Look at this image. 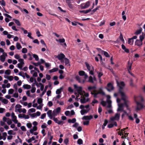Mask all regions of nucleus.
I'll list each match as a JSON object with an SVG mask.
<instances>
[{"instance_id": "59", "label": "nucleus", "mask_w": 145, "mask_h": 145, "mask_svg": "<svg viewBox=\"0 0 145 145\" xmlns=\"http://www.w3.org/2000/svg\"><path fill=\"white\" fill-rule=\"evenodd\" d=\"M85 64H86V66L87 67V68L88 69L89 71L91 69V68H90V67L89 64L88 63H86Z\"/></svg>"}, {"instance_id": "20", "label": "nucleus", "mask_w": 145, "mask_h": 145, "mask_svg": "<svg viewBox=\"0 0 145 145\" xmlns=\"http://www.w3.org/2000/svg\"><path fill=\"white\" fill-rule=\"evenodd\" d=\"M23 87L24 89H29L31 88L30 85L28 84L24 85L23 86Z\"/></svg>"}, {"instance_id": "19", "label": "nucleus", "mask_w": 145, "mask_h": 145, "mask_svg": "<svg viewBox=\"0 0 145 145\" xmlns=\"http://www.w3.org/2000/svg\"><path fill=\"white\" fill-rule=\"evenodd\" d=\"M142 30V28L140 27L138 30L135 33V34L136 35H138L140 34L141 33Z\"/></svg>"}, {"instance_id": "41", "label": "nucleus", "mask_w": 145, "mask_h": 145, "mask_svg": "<svg viewBox=\"0 0 145 145\" xmlns=\"http://www.w3.org/2000/svg\"><path fill=\"white\" fill-rule=\"evenodd\" d=\"M24 73L22 71L20 72L19 73V75L22 76L24 79L25 78V76L24 75Z\"/></svg>"}, {"instance_id": "45", "label": "nucleus", "mask_w": 145, "mask_h": 145, "mask_svg": "<svg viewBox=\"0 0 145 145\" xmlns=\"http://www.w3.org/2000/svg\"><path fill=\"white\" fill-rule=\"evenodd\" d=\"M11 71L9 69L6 70L5 72V74L7 75H9L10 74Z\"/></svg>"}, {"instance_id": "6", "label": "nucleus", "mask_w": 145, "mask_h": 145, "mask_svg": "<svg viewBox=\"0 0 145 145\" xmlns=\"http://www.w3.org/2000/svg\"><path fill=\"white\" fill-rule=\"evenodd\" d=\"M135 45L140 47L142 45V42L139 40L137 39L135 42Z\"/></svg>"}, {"instance_id": "35", "label": "nucleus", "mask_w": 145, "mask_h": 145, "mask_svg": "<svg viewBox=\"0 0 145 145\" xmlns=\"http://www.w3.org/2000/svg\"><path fill=\"white\" fill-rule=\"evenodd\" d=\"M85 74V72L84 71H81L79 72V74L80 76H83Z\"/></svg>"}, {"instance_id": "8", "label": "nucleus", "mask_w": 145, "mask_h": 145, "mask_svg": "<svg viewBox=\"0 0 145 145\" xmlns=\"http://www.w3.org/2000/svg\"><path fill=\"white\" fill-rule=\"evenodd\" d=\"M66 2L69 7L71 9H72L73 8V5L71 4V2L70 0H66Z\"/></svg>"}, {"instance_id": "18", "label": "nucleus", "mask_w": 145, "mask_h": 145, "mask_svg": "<svg viewBox=\"0 0 145 145\" xmlns=\"http://www.w3.org/2000/svg\"><path fill=\"white\" fill-rule=\"evenodd\" d=\"M133 42L134 40L132 39L131 38L128 39V43L129 44H130V45H132L133 44Z\"/></svg>"}, {"instance_id": "38", "label": "nucleus", "mask_w": 145, "mask_h": 145, "mask_svg": "<svg viewBox=\"0 0 145 145\" xmlns=\"http://www.w3.org/2000/svg\"><path fill=\"white\" fill-rule=\"evenodd\" d=\"M116 119V120H119L120 117V114L116 113L115 115L114 116Z\"/></svg>"}, {"instance_id": "31", "label": "nucleus", "mask_w": 145, "mask_h": 145, "mask_svg": "<svg viewBox=\"0 0 145 145\" xmlns=\"http://www.w3.org/2000/svg\"><path fill=\"white\" fill-rule=\"evenodd\" d=\"M88 112V110H87L85 109H84L83 110H81L80 111V113L81 114L83 115L85 113H86Z\"/></svg>"}, {"instance_id": "13", "label": "nucleus", "mask_w": 145, "mask_h": 145, "mask_svg": "<svg viewBox=\"0 0 145 145\" xmlns=\"http://www.w3.org/2000/svg\"><path fill=\"white\" fill-rule=\"evenodd\" d=\"M93 118V116L91 115H90L89 116H84L83 117L82 119L85 120H90L92 119Z\"/></svg>"}, {"instance_id": "50", "label": "nucleus", "mask_w": 145, "mask_h": 145, "mask_svg": "<svg viewBox=\"0 0 145 145\" xmlns=\"http://www.w3.org/2000/svg\"><path fill=\"white\" fill-rule=\"evenodd\" d=\"M39 84L40 86V89L41 91L43 90L44 89V85L40 83H39Z\"/></svg>"}, {"instance_id": "44", "label": "nucleus", "mask_w": 145, "mask_h": 145, "mask_svg": "<svg viewBox=\"0 0 145 145\" xmlns=\"http://www.w3.org/2000/svg\"><path fill=\"white\" fill-rule=\"evenodd\" d=\"M5 59V56H3V55L1 56L0 57V60L2 62H4Z\"/></svg>"}, {"instance_id": "30", "label": "nucleus", "mask_w": 145, "mask_h": 145, "mask_svg": "<svg viewBox=\"0 0 145 145\" xmlns=\"http://www.w3.org/2000/svg\"><path fill=\"white\" fill-rule=\"evenodd\" d=\"M88 82H89L90 83H94V81H93V78L92 76H90L89 77V80H88Z\"/></svg>"}, {"instance_id": "51", "label": "nucleus", "mask_w": 145, "mask_h": 145, "mask_svg": "<svg viewBox=\"0 0 145 145\" xmlns=\"http://www.w3.org/2000/svg\"><path fill=\"white\" fill-rule=\"evenodd\" d=\"M101 104L103 106H105L106 105V102L104 101H103L101 102Z\"/></svg>"}, {"instance_id": "32", "label": "nucleus", "mask_w": 145, "mask_h": 145, "mask_svg": "<svg viewBox=\"0 0 145 145\" xmlns=\"http://www.w3.org/2000/svg\"><path fill=\"white\" fill-rule=\"evenodd\" d=\"M125 14V12L124 11H123L121 15L122 16V18L124 20H125L126 19V16L124 15Z\"/></svg>"}, {"instance_id": "22", "label": "nucleus", "mask_w": 145, "mask_h": 145, "mask_svg": "<svg viewBox=\"0 0 145 145\" xmlns=\"http://www.w3.org/2000/svg\"><path fill=\"white\" fill-rule=\"evenodd\" d=\"M48 135L50 136V141L48 142V144L50 145L51 144L52 139L53 138V136L51 135V134H50L48 132Z\"/></svg>"}, {"instance_id": "36", "label": "nucleus", "mask_w": 145, "mask_h": 145, "mask_svg": "<svg viewBox=\"0 0 145 145\" xmlns=\"http://www.w3.org/2000/svg\"><path fill=\"white\" fill-rule=\"evenodd\" d=\"M33 57L35 58L36 61H38L39 60V58L38 56L36 54H33Z\"/></svg>"}, {"instance_id": "43", "label": "nucleus", "mask_w": 145, "mask_h": 145, "mask_svg": "<svg viewBox=\"0 0 145 145\" xmlns=\"http://www.w3.org/2000/svg\"><path fill=\"white\" fill-rule=\"evenodd\" d=\"M43 99L41 98H39L37 100V103L39 104H40L42 102Z\"/></svg>"}, {"instance_id": "16", "label": "nucleus", "mask_w": 145, "mask_h": 145, "mask_svg": "<svg viewBox=\"0 0 145 145\" xmlns=\"http://www.w3.org/2000/svg\"><path fill=\"white\" fill-rule=\"evenodd\" d=\"M132 66V63H131L129 61L128 62V64H127V70H131V67Z\"/></svg>"}, {"instance_id": "14", "label": "nucleus", "mask_w": 145, "mask_h": 145, "mask_svg": "<svg viewBox=\"0 0 145 145\" xmlns=\"http://www.w3.org/2000/svg\"><path fill=\"white\" fill-rule=\"evenodd\" d=\"M91 10V8H89L86 10H83L80 11V12L81 13H83L84 14H87L90 12Z\"/></svg>"}, {"instance_id": "63", "label": "nucleus", "mask_w": 145, "mask_h": 145, "mask_svg": "<svg viewBox=\"0 0 145 145\" xmlns=\"http://www.w3.org/2000/svg\"><path fill=\"white\" fill-rule=\"evenodd\" d=\"M79 125V124L77 123H75L72 126L73 127H75L76 128Z\"/></svg>"}, {"instance_id": "53", "label": "nucleus", "mask_w": 145, "mask_h": 145, "mask_svg": "<svg viewBox=\"0 0 145 145\" xmlns=\"http://www.w3.org/2000/svg\"><path fill=\"white\" fill-rule=\"evenodd\" d=\"M22 52L23 53H26L27 52V50L26 48H23L22 49Z\"/></svg>"}, {"instance_id": "3", "label": "nucleus", "mask_w": 145, "mask_h": 145, "mask_svg": "<svg viewBox=\"0 0 145 145\" xmlns=\"http://www.w3.org/2000/svg\"><path fill=\"white\" fill-rule=\"evenodd\" d=\"M90 3L89 1H87L86 3L82 4L80 5L81 9H85L88 8L90 5Z\"/></svg>"}, {"instance_id": "27", "label": "nucleus", "mask_w": 145, "mask_h": 145, "mask_svg": "<svg viewBox=\"0 0 145 145\" xmlns=\"http://www.w3.org/2000/svg\"><path fill=\"white\" fill-rule=\"evenodd\" d=\"M99 91L98 92L99 94H101L103 95H105V93L103 91V90L102 88H99Z\"/></svg>"}, {"instance_id": "9", "label": "nucleus", "mask_w": 145, "mask_h": 145, "mask_svg": "<svg viewBox=\"0 0 145 145\" xmlns=\"http://www.w3.org/2000/svg\"><path fill=\"white\" fill-rule=\"evenodd\" d=\"M75 78L80 83H83L85 82V80H84L81 79L79 76H76Z\"/></svg>"}, {"instance_id": "46", "label": "nucleus", "mask_w": 145, "mask_h": 145, "mask_svg": "<svg viewBox=\"0 0 145 145\" xmlns=\"http://www.w3.org/2000/svg\"><path fill=\"white\" fill-rule=\"evenodd\" d=\"M120 86H119V88L121 86V87H122V88H123V87L125 86V84L123 82H120ZM119 89H120V88H119Z\"/></svg>"}, {"instance_id": "4", "label": "nucleus", "mask_w": 145, "mask_h": 145, "mask_svg": "<svg viewBox=\"0 0 145 145\" xmlns=\"http://www.w3.org/2000/svg\"><path fill=\"white\" fill-rule=\"evenodd\" d=\"M114 87L113 86L112 83L109 82L107 84V87L106 89L108 91H110L114 89Z\"/></svg>"}, {"instance_id": "37", "label": "nucleus", "mask_w": 145, "mask_h": 145, "mask_svg": "<svg viewBox=\"0 0 145 145\" xmlns=\"http://www.w3.org/2000/svg\"><path fill=\"white\" fill-rule=\"evenodd\" d=\"M31 63L35 66L36 67H37L39 65H41V63H40V62H38L37 63H35L33 62H31Z\"/></svg>"}, {"instance_id": "26", "label": "nucleus", "mask_w": 145, "mask_h": 145, "mask_svg": "<svg viewBox=\"0 0 145 145\" xmlns=\"http://www.w3.org/2000/svg\"><path fill=\"white\" fill-rule=\"evenodd\" d=\"M63 88L62 87L60 88L59 89H57L56 91V93L57 94H59L61 93V91L62 90Z\"/></svg>"}, {"instance_id": "12", "label": "nucleus", "mask_w": 145, "mask_h": 145, "mask_svg": "<svg viewBox=\"0 0 145 145\" xmlns=\"http://www.w3.org/2000/svg\"><path fill=\"white\" fill-rule=\"evenodd\" d=\"M91 94L93 95V97L94 98H97V95L99 94L98 91L96 90H94L93 92L91 91Z\"/></svg>"}, {"instance_id": "55", "label": "nucleus", "mask_w": 145, "mask_h": 145, "mask_svg": "<svg viewBox=\"0 0 145 145\" xmlns=\"http://www.w3.org/2000/svg\"><path fill=\"white\" fill-rule=\"evenodd\" d=\"M100 6H97L96 8L94 9L93 10H92V12H95L97 10H98L99 9V8H100Z\"/></svg>"}, {"instance_id": "48", "label": "nucleus", "mask_w": 145, "mask_h": 145, "mask_svg": "<svg viewBox=\"0 0 145 145\" xmlns=\"http://www.w3.org/2000/svg\"><path fill=\"white\" fill-rule=\"evenodd\" d=\"M103 51L104 52V54L106 57H110V55L108 52L105 51Z\"/></svg>"}, {"instance_id": "57", "label": "nucleus", "mask_w": 145, "mask_h": 145, "mask_svg": "<svg viewBox=\"0 0 145 145\" xmlns=\"http://www.w3.org/2000/svg\"><path fill=\"white\" fill-rule=\"evenodd\" d=\"M36 88L35 87H32L31 90V92L32 93H34L35 91Z\"/></svg>"}, {"instance_id": "49", "label": "nucleus", "mask_w": 145, "mask_h": 145, "mask_svg": "<svg viewBox=\"0 0 145 145\" xmlns=\"http://www.w3.org/2000/svg\"><path fill=\"white\" fill-rule=\"evenodd\" d=\"M14 91V90L12 89H10L8 90V93L9 94H12Z\"/></svg>"}, {"instance_id": "10", "label": "nucleus", "mask_w": 145, "mask_h": 145, "mask_svg": "<svg viewBox=\"0 0 145 145\" xmlns=\"http://www.w3.org/2000/svg\"><path fill=\"white\" fill-rule=\"evenodd\" d=\"M114 126H117V124L116 122L114 121V123H110L108 125L107 127L109 128H112Z\"/></svg>"}, {"instance_id": "17", "label": "nucleus", "mask_w": 145, "mask_h": 145, "mask_svg": "<svg viewBox=\"0 0 145 145\" xmlns=\"http://www.w3.org/2000/svg\"><path fill=\"white\" fill-rule=\"evenodd\" d=\"M76 121V120L75 118H73L72 120L71 119H69L68 120V123H74Z\"/></svg>"}, {"instance_id": "33", "label": "nucleus", "mask_w": 145, "mask_h": 145, "mask_svg": "<svg viewBox=\"0 0 145 145\" xmlns=\"http://www.w3.org/2000/svg\"><path fill=\"white\" fill-rule=\"evenodd\" d=\"M17 48L18 50H20L22 48V47L20 43L17 42L16 44Z\"/></svg>"}, {"instance_id": "52", "label": "nucleus", "mask_w": 145, "mask_h": 145, "mask_svg": "<svg viewBox=\"0 0 145 145\" xmlns=\"http://www.w3.org/2000/svg\"><path fill=\"white\" fill-rule=\"evenodd\" d=\"M54 110L56 111V112H57V113H59L61 110V108L59 107H58Z\"/></svg>"}, {"instance_id": "25", "label": "nucleus", "mask_w": 145, "mask_h": 145, "mask_svg": "<svg viewBox=\"0 0 145 145\" xmlns=\"http://www.w3.org/2000/svg\"><path fill=\"white\" fill-rule=\"evenodd\" d=\"M89 99H88L86 101L85 98L81 99L80 100V102L82 103H85L86 102L88 101Z\"/></svg>"}, {"instance_id": "28", "label": "nucleus", "mask_w": 145, "mask_h": 145, "mask_svg": "<svg viewBox=\"0 0 145 145\" xmlns=\"http://www.w3.org/2000/svg\"><path fill=\"white\" fill-rule=\"evenodd\" d=\"M56 40L57 42H59L60 43H63L65 42V39H64L63 38L62 39H59V40L57 39H56Z\"/></svg>"}, {"instance_id": "64", "label": "nucleus", "mask_w": 145, "mask_h": 145, "mask_svg": "<svg viewBox=\"0 0 145 145\" xmlns=\"http://www.w3.org/2000/svg\"><path fill=\"white\" fill-rule=\"evenodd\" d=\"M46 115V114L45 113L42 114L40 118L42 119H44Z\"/></svg>"}, {"instance_id": "21", "label": "nucleus", "mask_w": 145, "mask_h": 145, "mask_svg": "<svg viewBox=\"0 0 145 145\" xmlns=\"http://www.w3.org/2000/svg\"><path fill=\"white\" fill-rule=\"evenodd\" d=\"M96 86H89L88 87V91H91L92 89H96Z\"/></svg>"}, {"instance_id": "62", "label": "nucleus", "mask_w": 145, "mask_h": 145, "mask_svg": "<svg viewBox=\"0 0 145 145\" xmlns=\"http://www.w3.org/2000/svg\"><path fill=\"white\" fill-rule=\"evenodd\" d=\"M47 114L48 116L52 114V110H49L47 112Z\"/></svg>"}, {"instance_id": "24", "label": "nucleus", "mask_w": 145, "mask_h": 145, "mask_svg": "<svg viewBox=\"0 0 145 145\" xmlns=\"http://www.w3.org/2000/svg\"><path fill=\"white\" fill-rule=\"evenodd\" d=\"M4 77L8 79L9 81H12L13 79V77L12 76H5Z\"/></svg>"}, {"instance_id": "61", "label": "nucleus", "mask_w": 145, "mask_h": 145, "mask_svg": "<svg viewBox=\"0 0 145 145\" xmlns=\"http://www.w3.org/2000/svg\"><path fill=\"white\" fill-rule=\"evenodd\" d=\"M97 73L98 74V76L99 78H100L101 76L103 75V73L102 72H99L98 73L97 72Z\"/></svg>"}, {"instance_id": "39", "label": "nucleus", "mask_w": 145, "mask_h": 145, "mask_svg": "<svg viewBox=\"0 0 145 145\" xmlns=\"http://www.w3.org/2000/svg\"><path fill=\"white\" fill-rule=\"evenodd\" d=\"M77 142V143L79 145L83 144V141L80 138H79Z\"/></svg>"}, {"instance_id": "15", "label": "nucleus", "mask_w": 145, "mask_h": 145, "mask_svg": "<svg viewBox=\"0 0 145 145\" xmlns=\"http://www.w3.org/2000/svg\"><path fill=\"white\" fill-rule=\"evenodd\" d=\"M48 87V86H45L44 90L42 91V94L40 95V96L41 97H42V96L45 93H46V91Z\"/></svg>"}, {"instance_id": "40", "label": "nucleus", "mask_w": 145, "mask_h": 145, "mask_svg": "<svg viewBox=\"0 0 145 145\" xmlns=\"http://www.w3.org/2000/svg\"><path fill=\"white\" fill-rule=\"evenodd\" d=\"M12 121L16 123H18V121L16 120V116H14V117L12 118Z\"/></svg>"}, {"instance_id": "11", "label": "nucleus", "mask_w": 145, "mask_h": 145, "mask_svg": "<svg viewBox=\"0 0 145 145\" xmlns=\"http://www.w3.org/2000/svg\"><path fill=\"white\" fill-rule=\"evenodd\" d=\"M124 109L123 104L121 103L118 105V107L117 109L118 111H122Z\"/></svg>"}, {"instance_id": "7", "label": "nucleus", "mask_w": 145, "mask_h": 145, "mask_svg": "<svg viewBox=\"0 0 145 145\" xmlns=\"http://www.w3.org/2000/svg\"><path fill=\"white\" fill-rule=\"evenodd\" d=\"M65 56L63 53H61L57 56L56 57L59 60H61L63 59H65Z\"/></svg>"}, {"instance_id": "2", "label": "nucleus", "mask_w": 145, "mask_h": 145, "mask_svg": "<svg viewBox=\"0 0 145 145\" xmlns=\"http://www.w3.org/2000/svg\"><path fill=\"white\" fill-rule=\"evenodd\" d=\"M74 87L75 89H77L78 93L80 95H82V87L81 86L78 87L76 84H74Z\"/></svg>"}, {"instance_id": "60", "label": "nucleus", "mask_w": 145, "mask_h": 145, "mask_svg": "<svg viewBox=\"0 0 145 145\" xmlns=\"http://www.w3.org/2000/svg\"><path fill=\"white\" fill-rule=\"evenodd\" d=\"M120 39L121 41H124V40L123 38L122 35V34L121 33L120 34Z\"/></svg>"}, {"instance_id": "58", "label": "nucleus", "mask_w": 145, "mask_h": 145, "mask_svg": "<svg viewBox=\"0 0 145 145\" xmlns=\"http://www.w3.org/2000/svg\"><path fill=\"white\" fill-rule=\"evenodd\" d=\"M5 112V108H0V113H3Z\"/></svg>"}, {"instance_id": "29", "label": "nucleus", "mask_w": 145, "mask_h": 145, "mask_svg": "<svg viewBox=\"0 0 145 145\" xmlns=\"http://www.w3.org/2000/svg\"><path fill=\"white\" fill-rule=\"evenodd\" d=\"M65 63L66 65H67L68 64H69V66L70 65V64H69V60L67 58H65Z\"/></svg>"}, {"instance_id": "47", "label": "nucleus", "mask_w": 145, "mask_h": 145, "mask_svg": "<svg viewBox=\"0 0 145 145\" xmlns=\"http://www.w3.org/2000/svg\"><path fill=\"white\" fill-rule=\"evenodd\" d=\"M2 102L5 104H7L8 103V101L5 99H3L2 100Z\"/></svg>"}, {"instance_id": "1", "label": "nucleus", "mask_w": 145, "mask_h": 145, "mask_svg": "<svg viewBox=\"0 0 145 145\" xmlns=\"http://www.w3.org/2000/svg\"><path fill=\"white\" fill-rule=\"evenodd\" d=\"M123 88L121 87H120L119 90H118V93L120 94L121 97V99L124 101V105H127V103H129V101L126 100V96L125 95V93L123 91Z\"/></svg>"}, {"instance_id": "23", "label": "nucleus", "mask_w": 145, "mask_h": 145, "mask_svg": "<svg viewBox=\"0 0 145 145\" xmlns=\"http://www.w3.org/2000/svg\"><path fill=\"white\" fill-rule=\"evenodd\" d=\"M58 68H53L52 69L50 70L49 71V72L50 73L53 72H54L57 71H58Z\"/></svg>"}, {"instance_id": "5", "label": "nucleus", "mask_w": 145, "mask_h": 145, "mask_svg": "<svg viewBox=\"0 0 145 145\" xmlns=\"http://www.w3.org/2000/svg\"><path fill=\"white\" fill-rule=\"evenodd\" d=\"M137 107L136 108V110H139L143 107V105L141 102H137Z\"/></svg>"}, {"instance_id": "42", "label": "nucleus", "mask_w": 145, "mask_h": 145, "mask_svg": "<svg viewBox=\"0 0 145 145\" xmlns=\"http://www.w3.org/2000/svg\"><path fill=\"white\" fill-rule=\"evenodd\" d=\"M69 142V139L67 138L65 139L64 140V142L66 145H67Z\"/></svg>"}, {"instance_id": "34", "label": "nucleus", "mask_w": 145, "mask_h": 145, "mask_svg": "<svg viewBox=\"0 0 145 145\" xmlns=\"http://www.w3.org/2000/svg\"><path fill=\"white\" fill-rule=\"evenodd\" d=\"M15 23L18 26H20L21 25L20 21L16 19H13Z\"/></svg>"}, {"instance_id": "56", "label": "nucleus", "mask_w": 145, "mask_h": 145, "mask_svg": "<svg viewBox=\"0 0 145 145\" xmlns=\"http://www.w3.org/2000/svg\"><path fill=\"white\" fill-rule=\"evenodd\" d=\"M24 65V64H22L19 63L18 64V67L20 69H22V67Z\"/></svg>"}, {"instance_id": "54", "label": "nucleus", "mask_w": 145, "mask_h": 145, "mask_svg": "<svg viewBox=\"0 0 145 145\" xmlns=\"http://www.w3.org/2000/svg\"><path fill=\"white\" fill-rule=\"evenodd\" d=\"M18 61L20 62V63L22 64H24V60L21 58H20L18 59Z\"/></svg>"}]
</instances>
